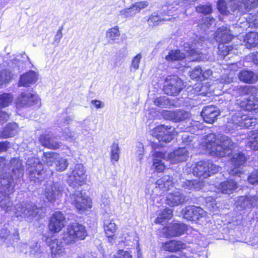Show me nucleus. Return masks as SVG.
<instances>
[{
	"mask_svg": "<svg viewBox=\"0 0 258 258\" xmlns=\"http://www.w3.org/2000/svg\"><path fill=\"white\" fill-rule=\"evenodd\" d=\"M113 258H132V256L128 251L119 250L117 254L114 255Z\"/></svg>",
	"mask_w": 258,
	"mask_h": 258,
	"instance_id": "obj_60",
	"label": "nucleus"
},
{
	"mask_svg": "<svg viewBox=\"0 0 258 258\" xmlns=\"http://www.w3.org/2000/svg\"><path fill=\"white\" fill-rule=\"evenodd\" d=\"M233 35L231 34V31L228 28L222 26L219 28L215 35L216 40L221 43L219 45L218 48L221 51V54L224 56L227 55L229 52L232 50L231 47L229 46H225L223 43H227L231 41Z\"/></svg>",
	"mask_w": 258,
	"mask_h": 258,
	"instance_id": "obj_9",
	"label": "nucleus"
},
{
	"mask_svg": "<svg viewBox=\"0 0 258 258\" xmlns=\"http://www.w3.org/2000/svg\"><path fill=\"white\" fill-rule=\"evenodd\" d=\"M40 102V98L36 94L30 92L23 93L16 101L18 107H27L34 105Z\"/></svg>",
	"mask_w": 258,
	"mask_h": 258,
	"instance_id": "obj_19",
	"label": "nucleus"
},
{
	"mask_svg": "<svg viewBox=\"0 0 258 258\" xmlns=\"http://www.w3.org/2000/svg\"><path fill=\"white\" fill-rule=\"evenodd\" d=\"M148 6V3L147 2H140L136 3L133 5L135 9V12L139 13L142 9L147 7Z\"/></svg>",
	"mask_w": 258,
	"mask_h": 258,
	"instance_id": "obj_59",
	"label": "nucleus"
},
{
	"mask_svg": "<svg viewBox=\"0 0 258 258\" xmlns=\"http://www.w3.org/2000/svg\"><path fill=\"white\" fill-rule=\"evenodd\" d=\"M202 72L203 70L200 67H197L195 68L190 72L189 75L190 78L192 79L199 78L201 80Z\"/></svg>",
	"mask_w": 258,
	"mask_h": 258,
	"instance_id": "obj_56",
	"label": "nucleus"
},
{
	"mask_svg": "<svg viewBox=\"0 0 258 258\" xmlns=\"http://www.w3.org/2000/svg\"><path fill=\"white\" fill-rule=\"evenodd\" d=\"M58 154L54 152L44 153L42 160L47 166H52L58 159Z\"/></svg>",
	"mask_w": 258,
	"mask_h": 258,
	"instance_id": "obj_42",
	"label": "nucleus"
},
{
	"mask_svg": "<svg viewBox=\"0 0 258 258\" xmlns=\"http://www.w3.org/2000/svg\"><path fill=\"white\" fill-rule=\"evenodd\" d=\"M238 188L237 183L233 180L230 179L221 182L218 185V189L222 193L232 194Z\"/></svg>",
	"mask_w": 258,
	"mask_h": 258,
	"instance_id": "obj_32",
	"label": "nucleus"
},
{
	"mask_svg": "<svg viewBox=\"0 0 258 258\" xmlns=\"http://www.w3.org/2000/svg\"><path fill=\"white\" fill-rule=\"evenodd\" d=\"M187 230V226L182 223H174L168 227L163 228L161 231V235L165 237L180 236Z\"/></svg>",
	"mask_w": 258,
	"mask_h": 258,
	"instance_id": "obj_18",
	"label": "nucleus"
},
{
	"mask_svg": "<svg viewBox=\"0 0 258 258\" xmlns=\"http://www.w3.org/2000/svg\"><path fill=\"white\" fill-rule=\"evenodd\" d=\"M239 104L245 110L258 112V98L254 96H249L247 99L240 101Z\"/></svg>",
	"mask_w": 258,
	"mask_h": 258,
	"instance_id": "obj_28",
	"label": "nucleus"
},
{
	"mask_svg": "<svg viewBox=\"0 0 258 258\" xmlns=\"http://www.w3.org/2000/svg\"><path fill=\"white\" fill-rule=\"evenodd\" d=\"M30 254L35 257H39L42 252L41 247L37 243H35L34 245L30 246Z\"/></svg>",
	"mask_w": 258,
	"mask_h": 258,
	"instance_id": "obj_53",
	"label": "nucleus"
},
{
	"mask_svg": "<svg viewBox=\"0 0 258 258\" xmlns=\"http://www.w3.org/2000/svg\"><path fill=\"white\" fill-rule=\"evenodd\" d=\"M104 228L107 236L113 238L117 230V226L112 220H105L104 222Z\"/></svg>",
	"mask_w": 258,
	"mask_h": 258,
	"instance_id": "obj_37",
	"label": "nucleus"
},
{
	"mask_svg": "<svg viewBox=\"0 0 258 258\" xmlns=\"http://www.w3.org/2000/svg\"><path fill=\"white\" fill-rule=\"evenodd\" d=\"M120 149L118 144L114 142L111 147V160L113 163L114 162H117L119 159Z\"/></svg>",
	"mask_w": 258,
	"mask_h": 258,
	"instance_id": "obj_45",
	"label": "nucleus"
},
{
	"mask_svg": "<svg viewBox=\"0 0 258 258\" xmlns=\"http://www.w3.org/2000/svg\"><path fill=\"white\" fill-rule=\"evenodd\" d=\"M87 236L85 227L78 223H73L67 226L63 239L68 244H74L78 240H84Z\"/></svg>",
	"mask_w": 258,
	"mask_h": 258,
	"instance_id": "obj_5",
	"label": "nucleus"
},
{
	"mask_svg": "<svg viewBox=\"0 0 258 258\" xmlns=\"http://www.w3.org/2000/svg\"><path fill=\"white\" fill-rule=\"evenodd\" d=\"M11 78L10 72L4 69L0 72V85H2L10 80Z\"/></svg>",
	"mask_w": 258,
	"mask_h": 258,
	"instance_id": "obj_51",
	"label": "nucleus"
},
{
	"mask_svg": "<svg viewBox=\"0 0 258 258\" xmlns=\"http://www.w3.org/2000/svg\"><path fill=\"white\" fill-rule=\"evenodd\" d=\"M173 216V211L170 209H165L161 211L159 216L156 219V223L163 224L165 220L170 219Z\"/></svg>",
	"mask_w": 258,
	"mask_h": 258,
	"instance_id": "obj_41",
	"label": "nucleus"
},
{
	"mask_svg": "<svg viewBox=\"0 0 258 258\" xmlns=\"http://www.w3.org/2000/svg\"><path fill=\"white\" fill-rule=\"evenodd\" d=\"M120 35L118 27L114 26L107 31L106 37L110 41V43H112L115 40L118 39Z\"/></svg>",
	"mask_w": 258,
	"mask_h": 258,
	"instance_id": "obj_43",
	"label": "nucleus"
},
{
	"mask_svg": "<svg viewBox=\"0 0 258 258\" xmlns=\"http://www.w3.org/2000/svg\"><path fill=\"white\" fill-rule=\"evenodd\" d=\"M18 125L15 122H10L0 132V139H7L16 135L19 132Z\"/></svg>",
	"mask_w": 258,
	"mask_h": 258,
	"instance_id": "obj_29",
	"label": "nucleus"
},
{
	"mask_svg": "<svg viewBox=\"0 0 258 258\" xmlns=\"http://www.w3.org/2000/svg\"><path fill=\"white\" fill-rule=\"evenodd\" d=\"M55 139L56 138L52 134H43L39 137V142L44 147L55 150L59 148L60 143Z\"/></svg>",
	"mask_w": 258,
	"mask_h": 258,
	"instance_id": "obj_27",
	"label": "nucleus"
},
{
	"mask_svg": "<svg viewBox=\"0 0 258 258\" xmlns=\"http://www.w3.org/2000/svg\"><path fill=\"white\" fill-rule=\"evenodd\" d=\"M236 201L237 207H240L242 209L258 206V192L253 196L239 197Z\"/></svg>",
	"mask_w": 258,
	"mask_h": 258,
	"instance_id": "obj_23",
	"label": "nucleus"
},
{
	"mask_svg": "<svg viewBox=\"0 0 258 258\" xmlns=\"http://www.w3.org/2000/svg\"><path fill=\"white\" fill-rule=\"evenodd\" d=\"M13 100L12 96L9 93H4L0 95V108L8 106Z\"/></svg>",
	"mask_w": 258,
	"mask_h": 258,
	"instance_id": "obj_46",
	"label": "nucleus"
},
{
	"mask_svg": "<svg viewBox=\"0 0 258 258\" xmlns=\"http://www.w3.org/2000/svg\"><path fill=\"white\" fill-rule=\"evenodd\" d=\"M244 3V0H219L218 9L222 15H227L231 12L241 15L245 13Z\"/></svg>",
	"mask_w": 258,
	"mask_h": 258,
	"instance_id": "obj_7",
	"label": "nucleus"
},
{
	"mask_svg": "<svg viewBox=\"0 0 258 258\" xmlns=\"http://www.w3.org/2000/svg\"><path fill=\"white\" fill-rule=\"evenodd\" d=\"M221 170V167L209 162L200 161L192 169L193 174L203 179L206 178Z\"/></svg>",
	"mask_w": 258,
	"mask_h": 258,
	"instance_id": "obj_8",
	"label": "nucleus"
},
{
	"mask_svg": "<svg viewBox=\"0 0 258 258\" xmlns=\"http://www.w3.org/2000/svg\"><path fill=\"white\" fill-rule=\"evenodd\" d=\"M244 8L246 12L258 8V0H244Z\"/></svg>",
	"mask_w": 258,
	"mask_h": 258,
	"instance_id": "obj_50",
	"label": "nucleus"
},
{
	"mask_svg": "<svg viewBox=\"0 0 258 258\" xmlns=\"http://www.w3.org/2000/svg\"><path fill=\"white\" fill-rule=\"evenodd\" d=\"M179 184L185 189L196 190L201 189L204 186L203 182L196 179L180 181Z\"/></svg>",
	"mask_w": 258,
	"mask_h": 258,
	"instance_id": "obj_34",
	"label": "nucleus"
},
{
	"mask_svg": "<svg viewBox=\"0 0 258 258\" xmlns=\"http://www.w3.org/2000/svg\"><path fill=\"white\" fill-rule=\"evenodd\" d=\"M244 45L250 49L258 45V33L251 32L245 35L243 40Z\"/></svg>",
	"mask_w": 258,
	"mask_h": 258,
	"instance_id": "obj_36",
	"label": "nucleus"
},
{
	"mask_svg": "<svg viewBox=\"0 0 258 258\" xmlns=\"http://www.w3.org/2000/svg\"><path fill=\"white\" fill-rule=\"evenodd\" d=\"M46 242L49 243L52 258H61L66 254V251L62 241L54 237L47 238Z\"/></svg>",
	"mask_w": 258,
	"mask_h": 258,
	"instance_id": "obj_17",
	"label": "nucleus"
},
{
	"mask_svg": "<svg viewBox=\"0 0 258 258\" xmlns=\"http://www.w3.org/2000/svg\"><path fill=\"white\" fill-rule=\"evenodd\" d=\"M63 186L60 182H47L45 189V196L50 202H53L62 196Z\"/></svg>",
	"mask_w": 258,
	"mask_h": 258,
	"instance_id": "obj_14",
	"label": "nucleus"
},
{
	"mask_svg": "<svg viewBox=\"0 0 258 258\" xmlns=\"http://www.w3.org/2000/svg\"><path fill=\"white\" fill-rule=\"evenodd\" d=\"M75 133L71 131L69 128H66L63 131L62 136L67 140L70 141H74L76 139Z\"/></svg>",
	"mask_w": 258,
	"mask_h": 258,
	"instance_id": "obj_55",
	"label": "nucleus"
},
{
	"mask_svg": "<svg viewBox=\"0 0 258 258\" xmlns=\"http://www.w3.org/2000/svg\"><path fill=\"white\" fill-rule=\"evenodd\" d=\"M248 180L251 184H258V170L251 173L248 176Z\"/></svg>",
	"mask_w": 258,
	"mask_h": 258,
	"instance_id": "obj_58",
	"label": "nucleus"
},
{
	"mask_svg": "<svg viewBox=\"0 0 258 258\" xmlns=\"http://www.w3.org/2000/svg\"><path fill=\"white\" fill-rule=\"evenodd\" d=\"M154 103L155 105L160 107H166L169 104V101L167 97H159L156 98L154 101Z\"/></svg>",
	"mask_w": 258,
	"mask_h": 258,
	"instance_id": "obj_52",
	"label": "nucleus"
},
{
	"mask_svg": "<svg viewBox=\"0 0 258 258\" xmlns=\"http://www.w3.org/2000/svg\"><path fill=\"white\" fill-rule=\"evenodd\" d=\"M186 129L187 130V132L182 135V140L183 143L185 145L189 146L190 148L194 146L192 142L194 137L193 135L188 133V131H189L188 128H186Z\"/></svg>",
	"mask_w": 258,
	"mask_h": 258,
	"instance_id": "obj_49",
	"label": "nucleus"
},
{
	"mask_svg": "<svg viewBox=\"0 0 258 258\" xmlns=\"http://www.w3.org/2000/svg\"><path fill=\"white\" fill-rule=\"evenodd\" d=\"M214 20L213 19L206 18L203 23L201 24V29H203L204 31L206 30L214 23Z\"/></svg>",
	"mask_w": 258,
	"mask_h": 258,
	"instance_id": "obj_62",
	"label": "nucleus"
},
{
	"mask_svg": "<svg viewBox=\"0 0 258 258\" xmlns=\"http://www.w3.org/2000/svg\"><path fill=\"white\" fill-rule=\"evenodd\" d=\"M142 58V55L141 53H138L136 56L133 57L131 61L130 71L135 72L139 69V66Z\"/></svg>",
	"mask_w": 258,
	"mask_h": 258,
	"instance_id": "obj_47",
	"label": "nucleus"
},
{
	"mask_svg": "<svg viewBox=\"0 0 258 258\" xmlns=\"http://www.w3.org/2000/svg\"><path fill=\"white\" fill-rule=\"evenodd\" d=\"M219 114L218 108L212 105L205 107L201 112V116L204 120L208 123H214Z\"/></svg>",
	"mask_w": 258,
	"mask_h": 258,
	"instance_id": "obj_26",
	"label": "nucleus"
},
{
	"mask_svg": "<svg viewBox=\"0 0 258 258\" xmlns=\"http://www.w3.org/2000/svg\"><path fill=\"white\" fill-rule=\"evenodd\" d=\"M38 80V74L34 71H30L20 77L19 85L27 87L35 83Z\"/></svg>",
	"mask_w": 258,
	"mask_h": 258,
	"instance_id": "obj_30",
	"label": "nucleus"
},
{
	"mask_svg": "<svg viewBox=\"0 0 258 258\" xmlns=\"http://www.w3.org/2000/svg\"><path fill=\"white\" fill-rule=\"evenodd\" d=\"M174 184L172 177L169 175H165L156 181V189L167 190L169 189L170 186H173Z\"/></svg>",
	"mask_w": 258,
	"mask_h": 258,
	"instance_id": "obj_35",
	"label": "nucleus"
},
{
	"mask_svg": "<svg viewBox=\"0 0 258 258\" xmlns=\"http://www.w3.org/2000/svg\"><path fill=\"white\" fill-rule=\"evenodd\" d=\"M248 137L249 147L253 150H258V131L250 132Z\"/></svg>",
	"mask_w": 258,
	"mask_h": 258,
	"instance_id": "obj_39",
	"label": "nucleus"
},
{
	"mask_svg": "<svg viewBox=\"0 0 258 258\" xmlns=\"http://www.w3.org/2000/svg\"><path fill=\"white\" fill-rule=\"evenodd\" d=\"M9 117L10 115L8 113L0 110V124H3L6 122Z\"/></svg>",
	"mask_w": 258,
	"mask_h": 258,
	"instance_id": "obj_64",
	"label": "nucleus"
},
{
	"mask_svg": "<svg viewBox=\"0 0 258 258\" xmlns=\"http://www.w3.org/2000/svg\"><path fill=\"white\" fill-rule=\"evenodd\" d=\"M64 216L59 212H55L50 218L48 228L52 232H58L64 226Z\"/></svg>",
	"mask_w": 258,
	"mask_h": 258,
	"instance_id": "obj_20",
	"label": "nucleus"
},
{
	"mask_svg": "<svg viewBox=\"0 0 258 258\" xmlns=\"http://www.w3.org/2000/svg\"><path fill=\"white\" fill-rule=\"evenodd\" d=\"M185 244L181 241L172 240L163 243L162 248L166 251L176 252L185 248Z\"/></svg>",
	"mask_w": 258,
	"mask_h": 258,
	"instance_id": "obj_31",
	"label": "nucleus"
},
{
	"mask_svg": "<svg viewBox=\"0 0 258 258\" xmlns=\"http://www.w3.org/2000/svg\"><path fill=\"white\" fill-rule=\"evenodd\" d=\"M26 167L31 180L36 181L44 178V171L42 163L37 158H29L26 162Z\"/></svg>",
	"mask_w": 258,
	"mask_h": 258,
	"instance_id": "obj_10",
	"label": "nucleus"
},
{
	"mask_svg": "<svg viewBox=\"0 0 258 258\" xmlns=\"http://www.w3.org/2000/svg\"><path fill=\"white\" fill-rule=\"evenodd\" d=\"M239 80L244 83L253 84L258 80V76L253 72L248 70H243L239 73Z\"/></svg>",
	"mask_w": 258,
	"mask_h": 258,
	"instance_id": "obj_33",
	"label": "nucleus"
},
{
	"mask_svg": "<svg viewBox=\"0 0 258 258\" xmlns=\"http://www.w3.org/2000/svg\"><path fill=\"white\" fill-rule=\"evenodd\" d=\"M188 157V153L185 147L179 148L168 154L160 151H155L153 154L152 168L156 171L161 172L165 169L163 160L169 161L172 164H176L186 161Z\"/></svg>",
	"mask_w": 258,
	"mask_h": 258,
	"instance_id": "obj_3",
	"label": "nucleus"
},
{
	"mask_svg": "<svg viewBox=\"0 0 258 258\" xmlns=\"http://www.w3.org/2000/svg\"><path fill=\"white\" fill-rule=\"evenodd\" d=\"M137 14L135 12V9L134 6L132 7L122 10L120 11V15L123 17H130Z\"/></svg>",
	"mask_w": 258,
	"mask_h": 258,
	"instance_id": "obj_54",
	"label": "nucleus"
},
{
	"mask_svg": "<svg viewBox=\"0 0 258 258\" xmlns=\"http://www.w3.org/2000/svg\"><path fill=\"white\" fill-rule=\"evenodd\" d=\"M101 208L106 213H111L113 209L110 204L109 195L105 192L101 195L100 201Z\"/></svg>",
	"mask_w": 258,
	"mask_h": 258,
	"instance_id": "obj_38",
	"label": "nucleus"
},
{
	"mask_svg": "<svg viewBox=\"0 0 258 258\" xmlns=\"http://www.w3.org/2000/svg\"><path fill=\"white\" fill-rule=\"evenodd\" d=\"M212 8L210 6L200 5L196 8V11L198 13L205 15L209 14L212 12Z\"/></svg>",
	"mask_w": 258,
	"mask_h": 258,
	"instance_id": "obj_57",
	"label": "nucleus"
},
{
	"mask_svg": "<svg viewBox=\"0 0 258 258\" xmlns=\"http://www.w3.org/2000/svg\"><path fill=\"white\" fill-rule=\"evenodd\" d=\"M18 241L20 239L19 230L17 228H12L8 225H4L0 227V244H6L7 247L10 246L12 242Z\"/></svg>",
	"mask_w": 258,
	"mask_h": 258,
	"instance_id": "obj_13",
	"label": "nucleus"
},
{
	"mask_svg": "<svg viewBox=\"0 0 258 258\" xmlns=\"http://www.w3.org/2000/svg\"><path fill=\"white\" fill-rule=\"evenodd\" d=\"M205 38L204 37H200L198 39H195L191 45L185 44L184 47L188 48L185 51L190 55V59L192 61H204L207 59L206 56L201 52L200 49L204 47V43Z\"/></svg>",
	"mask_w": 258,
	"mask_h": 258,
	"instance_id": "obj_11",
	"label": "nucleus"
},
{
	"mask_svg": "<svg viewBox=\"0 0 258 258\" xmlns=\"http://www.w3.org/2000/svg\"><path fill=\"white\" fill-rule=\"evenodd\" d=\"M246 161L244 155L240 152L234 154L231 158L230 163L232 165L229 173L231 175L240 176L242 173L241 166Z\"/></svg>",
	"mask_w": 258,
	"mask_h": 258,
	"instance_id": "obj_16",
	"label": "nucleus"
},
{
	"mask_svg": "<svg viewBox=\"0 0 258 258\" xmlns=\"http://www.w3.org/2000/svg\"><path fill=\"white\" fill-rule=\"evenodd\" d=\"M70 202L79 211H83L91 208V200L83 195L80 191H76L70 196Z\"/></svg>",
	"mask_w": 258,
	"mask_h": 258,
	"instance_id": "obj_15",
	"label": "nucleus"
},
{
	"mask_svg": "<svg viewBox=\"0 0 258 258\" xmlns=\"http://www.w3.org/2000/svg\"><path fill=\"white\" fill-rule=\"evenodd\" d=\"M62 29H63L62 27H61L59 28V29H58L57 31L56 34L55 35L54 38V41L53 42V44L57 45L59 43L60 39H61V38L62 37Z\"/></svg>",
	"mask_w": 258,
	"mask_h": 258,
	"instance_id": "obj_63",
	"label": "nucleus"
},
{
	"mask_svg": "<svg viewBox=\"0 0 258 258\" xmlns=\"http://www.w3.org/2000/svg\"><path fill=\"white\" fill-rule=\"evenodd\" d=\"M166 204L171 207L180 205L186 202V199L184 195L178 190L169 192L166 196Z\"/></svg>",
	"mask_w": 258,
	"mask_h": 258,
	"instance_id": "obj_25",
	"label": "nucleus"
},
{
	"mask_svg": "<svg viewBox=\"0 0 258 258\" xmlns=\"http://www.w3.org/2000/svg\"><path fill=\"white\" fill-rule=\"evenodd\" d=\"M173 131L174 128L171 126H165L164 124L157 126L153 130V136L158 142L153 141L151 144L152 148L155 149L163 146L164 143L170 142L173 138Z\"/></svg>",
	"mask_w": 258,
	"mask_h": 258,
	"instance_id": "obj_6",
	"label": "nucleus"
},
{
	"mask_svg": "<svg viewBox=\"0 0 258 258\" xmlns=\"http://www.w3.org/2000/svg\"><path fill=\"white\" fill-rule=\"evenodd\" d=\"M182 81L176 76H169L165 80L163 91L169 95L175 96L183 88Z\"/></svg>",
	"mask_w": 258,
	"mask_h": 258,
	"instance_id": "obj_12",
	"label": "nucleus"
},
{
	"mask_svg": "<svg viewBox=\"0 0 258 258\" xmlns=\"http://www.w3.org/2000/svg\"><path fill=\"white\" fill-rule=\"evenodd\" d=\"M183 216L189 220H196L203 217L205 213L204 210L199 207L189 206L182 210Z\"/></svg>",
	"mask_w": 258,
	"mask_h": 258,
	"instance_id": "obj_22",
	"label": "nucleus"
},
{
	"mask_svg": "<svg viewBox=\"0 0 258 258\" xmlns=\"http://www.w3.org/2000/svg\"><path fill=\"white\" fill-rule=\"evenodd\" d=\"M256 122L255 118L241 112H237L229 119L226 124V130L232 132L239 128L254 126Z\"/></svg>",
	"mask_w": 258,
	"mask_h": 258,
	"instance_id": "obj_4",
	"label": "nucleus"
},
{
	"mask_svg": "<svg viewBox=\"0 0 258 258\" xmlns=\"http://www.w3.org/2000/svg\"><path fill=\"white\" fill-rule=\"evenodd\" d=\"M186 54L181 52L179 50H171L168 54L165 57L167 61L180 60L185 58Z\"/></svg>",
	"mask_w": 258,
	"mask_h": 258,
	"instance_id": "obj_40",
	"label": "nucleus"
},
{
	"mask_svg": "<svg viewBox=\"0 0 258 258\" xmlns=\"http://www.w3.org/2000/svg\"><path fill=\"white\" fill-rule=\"evenodd\" d=\"M204 140L207 150L213 156H228L235 147V144L231 139L223 135L210 134L205 137Z\"/></svg>",
	"mask_w": 258,
	"mask_h": 258,
	"instance_id": "obj_2",
	"label": "nucleus"
},
{
	"mask_svg": "<svg viewBox=\"0 0 258 258\" xmlns=\"http://www.w3.org/2000/svg\"><path fill=\"white\" fill-rule=\"evenodd\" d=\"M69 178L73 182L81 185L86 178L84 166L82 164H76L69 175Z\"/></svg>",
	"mask_w": 258,
	"mask_h": 258,
	"instance_id": "obj_24",
	"label": "nucleus"
},
{
	"mask_svg": "<svg viewBox=\"0 0 258 258\" xmlns=\"http://www.w3.org/2000/svg\"><path fill=\"white\" fill-rule=\"evenodd\" d=\"M257 91V89L251 86L244 85L241 86L238 89V92L240 95H249L253 96V94H255Z\"/></svg>",
	"mask_w": 258,
	"mask_h": 258,
	"instance_id": "obj_44",
	"label": "nucleus"
},
{
	"mask_svg": "<svg viewBox=\"0 0 258 258\" xmlns=\"http://www.w3.org/2000/svg\"><path fill=\"white\" fill-rule=\"evenodd\" d=\"M10 164L11 172L7 173L6 170L0 174V209L6 213L14 210L16 216L20 219L39 218L42 209L31 202H22L14 207L10 196L14 192L18 180L23 177L24 167L19 158H12Z\"/></svg>",
	"mask_w": 258,
	"mask_h": 258,
	"instance_id": "obj_1",
	"label": "nucleus"
},
{
	"mask_svg": "<svg viewBox=\"0 0 258 258\" xmlns=\"http://www.w3.org/2000/svg\"><path fill=\"white\" fill-rule=\"evenodd\" d=\"M56 169L57 171L61 172L66 170L68 166L67 159L60 158L58 155V159L55 162Z\"/></svg>",
	"mask_w": 258,
	"mask_h": 258,
	"instance_id": "obj_48",
	"label": "nucleus"
},
{
	"mask_svg": "<svg viewBox=\"0 0 258 258\" xmlns=\"http://www.w3.org/2000/svg\"><path fill=\"white\" fill-rule=\"evenodd\" d=\"M162 115L165 119L171 120L175 122L182 121L189 118L190 117V113L187 111L177 110H163Z\"/></svg>",
	"mask_w": 258,
	"mask_h": 258,
	"instance_id": "obj_21",
	"label": "nucleus"
},
{
	"mask_svg": "<svg viewBox=\"0 0 258 258\" xmlns=\"http://www.w3.org/2000/svg\"><path fill=\"white\" fill-rule=\"evenodd\" d=\"M160 18L158 16L152 15L148 19V23L150 26H154L158 24Z\"/></svg>",
	"mask_w": 258,
	"mask_h": 258,
	"instance_id": "obj_61",
	"label": "nucleus"
}]
</instances>
